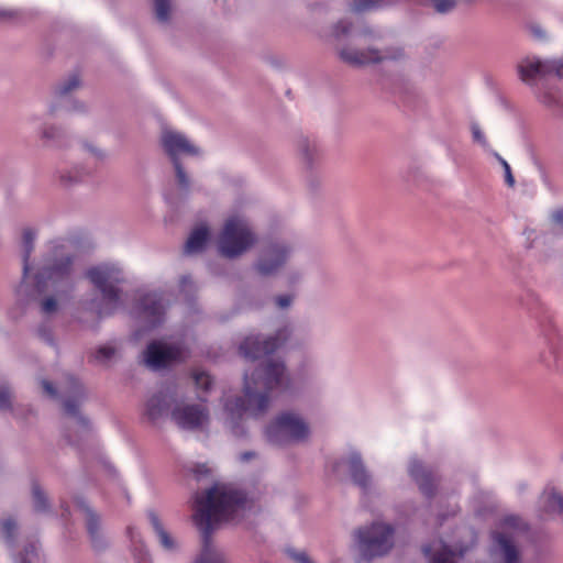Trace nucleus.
<instances>
[{
  "label": "nucleus",
  "instance_id": "603ef678",
  "mask_svg": "<svg viewBox=\"0 0 563 563\" xmlns=\"http://www.w3.org/2000/svg\"><path fill=\"white\" fill-rule=\"evenodd\" d=\"M294 297L291 295H279L275 297V303L280 309L290 307Z\"/></svg>",
  "mask_w": 563,
  "mask_h": 563
},
{
  "label": "nucleus",
  "instance_id": "69168bd1",
  "mask_svg": "<svg viewBox=\"0 0 563 563\" xmlns=\"http://www.w3.org/2000/svg\"><path fill=\"white\" fill-rule=\"evenodd\" d=\"M14 12L8 10H0V20L11 19L13 18Z\"/></svg>",
  "mask_w": 563,
  "mask_h": 563
},
{
  "label": "nucleus",
  "instance_id": "052dcab7",
  "mask_svg": "<svg viewBox=\"0 0 563 563\" xmlns=\"http://www.w3.org/2000/svg\"><path fill=\"white\" fill-rule=\"evenodd\" d=\"M256 457V453L254 451H245L240 454L239 459L241 462H250L251 460Z\"/></svg>",
  "mask_w": 563,
  "mask_h": 563
},
{
  "label": "nucleus",
  "instance_id": "79ce46f5",
  "mask_svg": "<svg viewBox=\"0 0 563 563\" xmlns=\"http://www.w3.org/2000/svg\"><path fill=\"white\" fill-rule=\"evenodd\" d=\"M12 394L11 389L7 384L0 385V409H11L12 408Z\"/></svg>",
  "mask_w": 563,
  "mask_h": 563
},
{
  "label": "nucleus",
  "instance_id": "f257e3e1",
  "mask_svg": "<svg viewBox=\"0 0 563 563\" xmlns=\"http://www.w3.org/2000/svg\"><path fill=\"white\" fill-rule=\"evenodd\" d=\"M252 506L245 490L228 484H214L203 493H197L192 521L200 532L201 553L195 563H224V559L211 542L213 532L222 522L240 521Z\"/></svg>",
  "mask_w": 563,
  "mask_h": 563
},
{
  "label": "nucleus",
  "instance_id": "c03bdc74",
  "mask_svg": "<svg viewBox=\"0 0 563 563\" xmlns=\"http://www.w3.org/2000/svg\"><path fill=\"white\" fill-rule=\"evenodd\" d=\"M40 307L42 313L51 316L58 310V302L55 297L49 296L41 300Z\"/></svg>",
  "mask_w": 563,
  "mask_h": 563
},
{
  "label": "nucleus",
  "instance_id": "3c124183",
  "mask_svg": "<svg viewBox=\"0 0 563 563\" xmlns=\"http://www.w3.org/2000/svg\"><path fill=\"white\" fill-rule=\"evenodd\" d=\"M551 64V74L563 80V59H549Z\"/></svg>",
  "mask_w": 563,
  "mask_h": 563
},
{
  "label": "nucleus",
  "instance_id": "6e6552de",
  "mask_svg": "<svg viewBox=\"0 0 563 563\" xmlns=\"http://www.w3.org/2000/svg\"><path fill=\"white\" fill-rule=\"evenodd\" d=\"M291 253V245L284 240L266 241L261 246L253 268L262 277L274 276L285 266Z\"/></svg>",
  "mask_w": 563,
  "mask_h": 563
},
{
  "label": "nucleus",
  "instance_id": "49530a36",
  "mask_svg": "<svg viewBox=\"0 0 563 563\" xmlns=\"http://www.w3.org/2000/svg\"><path fill=\"white\" fill-rule=\"evenodd\" d=\"M495 156H496V158L498 159V162L501 164V166L504 168V172H505V183L509 187H514L516 181H515L514 175L511 173L510 165L499 154L495 153Z\"/></svg>",
  "mask_w": 563,
  "mask_h": 563
},
{
  "label": "nucleus",
  "instance_id": "aec40b11",
  "mask_svg": "<svg viewBox=\"0 0 563 563\" xmlns=\"http://www.w3.org/2000/svg\"><path fill=\"white\" fill-rule=\"evenodd\" d=\"M161 144L172 163L180 161L179 155H199L200 151L183 133L164 131L161 136Z\"/></svg>",
  "mask_w": 563,
  "mask_h": 563
},
{
  "label": "nucleus",
  "instance_id": "6e6d98bb",
  "mask_svg": "<svg viewBox=\"0 0 563 563\" xmlns=\"http://www.w3.org/2000/svg\"><path fill=\"white\" fill-rule=\"evenodd\" d=\"M192 473L197 479L210 474V468L206 464H196L192 468Z\"/></svg>",
  "mask_w": 563,
  "mask_h": 563
},
{
  "label": "nucleus",
  "instance_id": "680f3d73",
  "mask_svg": "<svg viewBox=\"0 0 563 563\" xmlns=\"http://www.w3.org/2000/svg\"><path fill=\"white\" fill-rule=\"evenodd\" d=\"M519 521H520V518L517 516H508L504 519V522L506 526L514 527V528L519 526Z\"/></svg>",
  "mask_w": 563,
  "mask_h": 563
},
{
  "label": "nucleus",
  "instance_id": "20e7f679",
  "mask_svg": "<svg viewBox=\"0 0 563 563\" xmlns=\"http://www.w3.org/2000/svg\"><path fill=\"white\" fill-rule=\"evenodd\" d=\"M74 256L65 252L64 245H53L43 257V262L35 274V288L38 294L45 291L49 285L54 287L70 288Z\"/></svg>",
  "mask_w": 563,
  "mask_h": 563
},
{
  "label": "nucleus",
  "instance_id": "cd10ccee",
  "mask_svg": "<svg viewBox=\"0 0 563 563\" xmlns=\"http://www.w3.org/2000/svg\"><path fill=\"white\" fill-rule=\"evenodd\" d=\"M147 518L152 525L154 532L156 533V536L158 538L161 545L168 551L175 550L176 542L174 541V539L169 536V533L164 528L157 514L154 510H148Z\"/></svg>",
  "mask_w": 563,
  "mask_h": 563
},
{
  "label": "nucleus",
  "instance_id": "473e14b6",
  "mask_svg": "<svg viewBox=\"0 0 563 563\" xmlns=\"http://www.w3.org/2000/svg\"><path fill=\"white\" fill-rule=\"evenodd\" d=\"M40 548L37 543L30 542L14 556V563H40Z\"/></svg>",
  "mask_w": 563,
  "mask_h": 563
},
{
  "label": "nucleus",
  "instance_id": "2eb2a0df",
  "mask_svg": "<svg viewBox=\"0 0 563 563\" xmlns=\"http://www.w3.org/2000/svg\"><path fill=\"white\" fill-rule=\"evenodd\" d=\"M176 401V393L169 389H161L146 399L143 416L152 424H157L166 418L172 419V409Z\"/></svg>",
  "mask_w": 563,
  "mask_h": 563
},
{
  "label": "nucleus",
  "instance_id": "1a4fd4ad",
  "mask_svg": "<svg viewBox=\"0 0 563 563\" xmlns=\"http://www.w3.org/2000/svg\"><path fill=\"white\" fill-rule=\"evenodd\" d=\"M292 333L291 327L286 324L279 328L274 335H250L240 344L239 351L247 360H258L262 356L273 354L279 349Z\"/></svg>",
  "mask_w": 563,
  "mask_h": 563
},
{
  "label": "nucleus",
  "instance_id": "e433bc0d",
  "mask_svg": "<svg viewBox=\"0 0 563 563\" xmlns=\"http://www.w3.org/2000/svg\"><path fill=\"white\" fill-rule=\"evenodd\" d=\"M16 522L13 519H4L1 521V533L9 547H13L15 542Z\"/></svg>",
  "mask_w": 563,
  "mask_h": 563
},
{
  "label": "nucleus",
  "instance_id": "0eeeda50",
  "mask_svg": "<svg viewBox=\"0 0 563 563\" xmlns=\"http://www.w3.org/2000/svg\"><path fill=\"white\" fill-rule=\"evenodd\" d=\"M309 435V427L297 413L285 411L276 416L265 428V437L273 445L301 442Z\"/></svg>",
  "mask_w": 563,
  "mask_h": 563
},
{
  "label": "nucleus",
  "instance_id": "72a5a7b5",
  "mask_svg": "<svg viewBox=\"0 0 563 563\" xmlns=\"http://www.w3.org/2000/svg\"><path fill=\"white\" fill-rule=\"evenodd\" d=\"M283 551L291 563H317L312 556L303 549H297L295 547L287 545Z\"/></svg>",
  "mask_w": 563,
  "mask_h": 563
},
{
  "label": "nucleus",
  "instance_id": "0e129e2a",
  "mask_svg": "<svg viewBox=\"0 0 563 563\" xmlns=\"http://www.w3.org/2000/svg\"><path fill=\"white\" fill-rule=\"evenodd\" d=\"M552 219L554 222L563 225V209L555 211L552 214Z\"/></svg>",
  "mask_w": 563,
  "mask_h": 563
},
{
  "label": "nucleus",
  "instance_id": "2f4dec72",
  "mask_svg": "<svg viewBox=\"0 0 563 563\" xmlns=\"http://www.w3.org/2000/svg\"><path fill=\"white\" fill-rule=\"evenodd\" d=\"M172 164L175 169V178L178 189L187 198L190 192L191 179L180 161H175V163Z\"/></svg>",
  "mask_w": 563,
  "mask_h": 563
},
{
  "label": "nucleus",
  "instance_id": "f3484780",
  "mask_svg": "<svg viewBox=\"0 0 563 563\" xmlns=\"http://www.w3.org/2000/svg\"><path fill=\"white\" fill-rule=\"evenodd\" d=\"M74 503L85 516L86 529L95 550L107 548V540L101 531V516L88 504L82 496H76Z\"/></svg>",
  "mask_w": 563,
  "mask_h": 563
},
{
  "label": "nucleus",
  "instance_id": "4c0bfd02",
  "mask_svg": "<svg viewBox=\"0 0 563 563\" xmlns=\"http://www.w3.org/2000/svg\"><path fill=\"white\" fill-rule=\"evenodd\" d=\"M89 174H90V172H87V170L84 172L76 167L73 170L62 173L59 178L63 184L73 185V184L81 181L84 179V177L88 176Z\"/></svg>",
  "mask_w": 563,
  "mask_h": 563
},
{
  "label": "nucleus",
  "instance_id": "f03ea898",
  "mask_svg": "<svg viewBox=\"0 0 563 563\" xmlns=\"http://www.w3.org/2000/svg\"><path fill=\"white\" fill-rule=\"evenodd\" d=\"M291 387V379L285 364L272 357L262 361L251 375L244 374V396L228 398L224 411L228 415L227 424L235 438L242 439L247 434L243 416L250 413L254 418L265 415L269 407V393H284Z\"/></svg>",
  "mask_w": 563,
  "mask_h": 563
},
{
  "label": "nucleus",
  "instance_id": "4be33fe9",
  "mask_svg": "<svg viewBox=\"0 0 563 563\" xmlns=\"http://www.w3.org/2000/svg\"><path fill=\"white\" fill-rule=\"evenodd\" d=\"M347 468L352 483L364 494H367L373 486V476L367 470L360 452L352 451L349 454Z\"/></svg>",
  "mask_w": 563,
  "mask_h": 563
},
{
  "label": "nucleus",
  "instance_id": "bf43d9fd",
  "mask_svg": "<svg viewBox=\"0 0 563 563\" xmlns=\"http://www.w3.org/2000/svg\"><path fill=\"white\" fill-rule=\"evenodd\" d=\"M136 563H152V559L147 552L140 551L135 556Z\"/></svg>",
  "mask_w": 563,
  "mask_h": 563
},
{
  "label": "nucleus",
  "instance_id": "58836bf2",
  "mask_svg": "<svg viewBox=\"0 0 563 563\" xmlns=\"http://www.w3.org/2000/svg\"><path fill=\"white\" fill-rule=\"evenodd\" d=\"M154 5L156 19L161 22H167L170 12L169 0H154Z\"/></svg>",
  "mask_w": 563,
  "mask_h": 563
},
{
  "label": "nucleus",
  "instance_id": "6ab92c4d",
  "mask_svg": "<svg viewBox=\"0 0 563 563\" xmlns=\"http://www.w3.org/2000/svg\"><path fill=\"white\" fill-rule=\"evenodd\" d=\"M408 473L426 498L431 499L434 497L439 476L433 468L426 466L418 459H411Z\"/></svg>",
  "mask_w": 563,
  "mask_h": 563
},
{
  "label": "nucleus",
  "instance_id": "7ed1b4c3",
  "mask_svg": "<svg viewBox=\"0 0 563 563\" xmlns=\"http://www.w3.org/2000/svg\"><path fill=\"white\" fill-rule=\"evenodd\" d=\"M86 277L100 294V299L84 302L99 318L110 317L123 306V285L125 275L114 264H100L86 271Z\"/></svg>",
  "mask_w": 563,
  "mask_h": 563
},
{
  "label": "nucleus",
  "instance_id": "4468645a",
  "mask_svg": "<svg viewBox=\"0 0 563 563\" xmlns=\"http://www.w3.org/2000/svg\"><path fill=\"white\" fill-rule=\"evenodd\" d=\"M170 420L181 430H199L209 422V410L202 405L186 404L177 398Z\"/></svg>",
  "mask_w": 563,
  "mask_h": 563
},
{
  "label": "nucleus",
  "instance_id": "4d7b16f0",
  "mask_svg": "<svg viewBox=\"0 0 563 563\" xmlns=\"http://www.w3.org/2000/svg\"><path fill=\"white\" fill-rule=\"evenodd\" d=\"M179 287H180V290L185 291V292L191 290V288L194 286H192V280H191L190 276H187V275L181 276L180 282H179Z\"/></svg>",
  "mask_w": 563,
  "mask_h": 563
},
{
  "label": "nucleus",
  "instance_id": "09e8293b",
  "mask_svg": "<svg viewBox=\"0 0 563 563\" xmlns=\"http://www.w3.org/2000/svg\"><path fill=\"white\" fill-rule=\"evenodd\" d=\"M471 130H472V136H473L474 142H477L483 147H486L488 145V143H487L486 137H485L484 133L482 132L479 125L477 123H473L471 126Z\"/></svg>",
  "mask_w": 563,
  "mask_h": 563
},
{
  "label": "nucleus",
  "instance_id": "f8f14e48",
  "mask_svg": "<svg viewBox=\"0 0 563 563\" xmlns=\"http://www.w3.org/2000/svg\"><path fill=\"white\" fill-rule=\"evenodd\" d=\"M404 55L402 49L386 47L377 49L368 47L366 49H354L343 47L339 51V56L344 63L360 67L369 64H378L384 60H395L401 58Z\"/></svg>",
  "mask_w": 563,
  "mask_h": 563
},
{
  "label": "nucleus",
  "instance_id": "a19ab883",
  "mask_svg": "<svg viewBox=\"0 0 563 563\" xmlns=\"http://www.w3.org/2000/svg\"><path fill=\"white\" fill-rule=\"evenodd\" d=\"M81 147L96 161H98V162L104 161L106 153L101 148L97 147L95 144H92L88 141H84V142H81Z\"/></svg>",
  "mask_w": 563,
  "mask_h": 563
},
{
  "label": "nucleus",
  "instance_id": "de8ad7c7",
  "mask_svg": "<svg viewBox=\"0 0 563 563\" xmlns=\"http://www.w3.org/2000/svg\"><path fill=\"white\" fill-rule=\"evenodd\" d=\"M43 391L52 399H57L59 397L57 387L47 379H41L40 382Z\"/></svg>",
  "mask_w": 563,
  "mask_h": 563
},
{
  "label": "nucleus",
  "instance_id": "13d9d810",
  "mask_svg": "<svg viewBox=\"0 0 563 563\" xmlns=\"http://www.w3.org/2000/svg\"><path fill=\"white\" fill-rule=\"evenodd\" d=\"M526 305L530 310L537 308L539 305L538 297L533 292H528Z\"/></svg>",
  "mask_w": 563,
  "mask_h": 563
},
{
  "label": "nucleus",
  "instance_id": "e2e57ef3",
  "mask_svg": "<svg viewBox=\"0 0 563 563\" xmlns=\"http://www.w3.org/2000/svg\"><path fill=\"white\" fill-rule=\"evenodd\" d=\"M301 278V275L297 272H294V273H289L287 275V280H288V284L289 285H295L296 283H298Z\"/></svg>",
  "mask_w": 563,
  "mask_h": 563
},
{
  "label": "nucleus",
  "instance_id": "a878e982",
  "mask_svg": "<svg viewBox=\"0 0 563 563\" xmlns=\"http://www.w3.org/2000/svg\"><path fill=\"white\" fill-rule=\"evenodd\" d=\"M31 497L32 506L37 514H49L52 512V505L46 492L40 485L36 479H32L31 483Z\"/></svg>",
  "mask_w": 563,
  "mask_h": 563
},
{
  "label": "nucleus",
  "instance_id": "c756f323",
  "mask_svg": "<svg viewBox=\"0 0 563 563\" xmlns=\"http://www.w3.org/2000/svg\"><path fill=\"white\" fill-rule=\"evenodd\" d=\"M36 238V232L31 229L26 228L23 230L22 235V246H23V279H25L30 273V257L34 250V241Z\"/></svg>",
  "mask_w": 563,
  "mask_h": 563
},
{
  "label": "nucleus",
  "instance_id": "37998d69",
  "mask_svg": "<svg viewBox=\"0 0 563 563\" xmlns=\"http://www.w3.org/2000/svg\"><path fill=\"white\" fill-rule=\"evenodd\" d=\"M433 9L438 12V13H448L450 11H452L455 5H456V1L455 0H430Z\"/></svg>",
  "mask_w": 563,
  "mask_h": 563
},
{
  "label": "nucleus",
  "instance_id": "8fccbe9b",
  "mask_svg": "<svg viewBox=\"0 0 563 563\" xmlns=\"http://www.w3.org/2000/svg\"><path fill=\"white\" fill-rule=\"evenodd\" d=\"M114 355V349L111 346H100L96 352V358L99 361L110 360Z\"/></svg>",
  "mask_w": 563,
  "mask_h": 563
},
{
  "label": "nucleus",
  "instance_id": "39448f33",
  "mask_svg": "<svg viewBox=\"0 0 563 563\" xmlns=\"http://www.w3.org/2000/svg\"><path fill=\"white\" fill-rule=\"evenodd\" d=\"M395 529L389 523L372 522L353 533L354 543L366 561L386 555L394 547Z\"/></svg>",
  "mask_w": 563,
  "mask_h": 563
},
{
  "label": "nucleus",
  "instance_id": "c9c22d12",
  "mask_svg": "<svg viewBox=\"0 0 563 563\" xmlns=\"http://www.w3.org/2000/svg\"><path fill=\"white\" fill-rule=\"evenodd\" d=\"M404 178L407 183H410L415 186H422L427 180V176L420 166H410L404 174Z\"/></svg>",
  "mask_w": 563,
  "mask_h": 563
},
{
  "label": "nucleus",
  "instance_id": "9d476101",
  "mask_svg": "<svg viewBox=\"0 0 563 563\" xmlns=\"http://www.w3.org/2000/svg\"><path fill=\"white\" fill-rule=\"evenodd\" d=\"M59 388L64 397L63 407L65 412L77 420L84 432L89 433L91 431L90 421L79 411V407L86 398L82 384L74 375L65 374Z\"/></svg>",
  "mask_w": 563,
  "mask_h": 563
},
{
  "label": "nucleus",
  "instance_id": "ea45409f",
  "mask_svg": "<svg viewBox=\"0 0 563 563\" xmlns=\"http://www.w3.org/2000/svg\"><path fill=\"white\" fill-rule=\"evenodd\" d=\"M195 385L198 389L202 391H209L213 385L212 377L206 372H196L194 374Z\"/></svg>",
  "mask_w": 563,
  "mask_h": 563
},
{
  "label": "nucleus",
  "instance_id": "a211bd4d",
  "mask_svg": "<svg viewBox=\"0 0 563 563\" xmlns=\"http://www.w3.org/2000/svg\"><path fill=\"white\" fill-rule=\"evenodd\" d=\"M489 556L496 563H520V553L512 537L494 531L490 534Z\"/></svg>",
  "mask_w": 563,
  "mask_h": 563
},
{
  "label": "nucleus",
  "instance_id": "412c9836",
  "mask_svg": "<svg viewBox=\"0 0 563 563\" xmlns=\"http://www.w3.org/2000/svg\"><path fill=\"white\" fill-rule=\"evenodd\" d=\"M296 146L300 161L308 170H313L320 165L323 150L316 137L300 135Z\"/></svg>",
  "mask_w": 563,
  "mask_h": 563
},
{
  "label": "nucleus",
  "instance_id": "bb28decb",
  "mask_svg": "<svg viewBox=\"0 0 563 563\" xmlns=\"http://www.w3.org/2000/svg\"><path fill=\"white\" fill-rule=\"evenodd\" d=\"M208 239L209 229L206 225L194 229L185 244V253L194 254L203 251Z\"/></svg>",
  "mask_w": 563,
  "mask_h": 563
},
{
  "label": "nucleus",
  "instance_id": "f704fd0d",
  "mask_svg": "<svg viewBox=\"0 0 563 563\" xmlns=\"http://www.w3.org/2000/svg\"><path fill=\"white\" fill-rule=\"evenodd\" d=\"M80 86V78L77 74L70 75L55 87V95L59 98L66 97Z\"/></svg>",
  "mask_w": 563,
  "mask_h": 563
},
{
  "label": "nucleus",
  "instance_id": "864d4df0",
  "mask_svg": "<svg viewBox=\"0 0 563 563\" xmlns=\"http://www.w3.org/2000/svg\"><path fill=\"white\" fill-rule=\"evenodd\" d=\"M66 108L67 111L69 112H78V113H84L86 112V106L84 102L81 101H78V100H73V101H69L67 106H64Z\"/></svg>",
  "mask_w": 563,
  "mask_h": 563
},
{
  "label": "nucleus",
  "instance_id": "b1692460",
  "mask_svg": "<svg viewBox=\"0 0 563 563\" xmlns=\"http://www.w3.org/2000/svg\"><path fill=\"white\" fill-rule=\"evenodd\" d=\"M41 139L47 146L54 148H67L71 143L70 133L63 126L55 124H45L41 129Z\"/></svg>",
  "mask_w": 563,
  "mask_h": 563
},
{
  "label": "nucleus",
  "instance_id": "dca6fc26",
  "mask_svg": "<svg viewBox=\"0 0 563 563\" xmlns=\"http://www.w3.org/2000/svg\"><path fill=\"white\" fill-rule=\"evenodd\" d=\"M517 74L519 79L534 89L545 82V78L551 74V64L549 59H541L537 56H527L517 64Z\"/></svg>",
  "mask_w": 563,
  "mask_h": 563
},
{
  "label": "nucleus",
  "instance_id": "393cba45",
  "mask_svg": "<svg viewBox=\"0 0 563 563\" xmlns=\"http://www.w3.org/2000/svg\"><path fill=\"white\" fill-rule=\"evenodd\" d=\"M532 91L538 101L544 107L552 110H559L562 107V98L560 91L554 87L548 86L547 82H542L540 86H536Z\"/></svg>",
  "mask_w": 563,
  "mask_h": 563
},
{
  "label": "nucleus",
  "instance_id": "423d86ee",
  "mask_svg": "<svg viewBox=\"0 0 563 563\" xmlns=\"http://www.w3.org/2000/svg\"><path fill=\"white\" fill-rule=\"evenodd\" d=\"M256 242V234L247 221L235 216L225 221L218 239V251L223 257L234 260L247 252Z\"/></svg>",
  "mask_w": 563,
  "mask_h": 563
},
{
  "label": "nucleus",
  "instance_id": "5fc2aeb1",
  "mask_svg": "<svg viewBox=\"0 0 563 563\" xmlns=\"http://www.w3.org/2000/svg\"><path fill=\"white\" fill-rule=\"evenodd\" d=\"M529 31L531 33V35L538 40V41H543L547 38V35H545V32L543 31V29L538 25V24H530L529 25Z\"/></svg>",
  "mask_w": 563,
  "mask_h": 563
},
{
  "label": "nucleus",
  "instance_id": "9b49d317",
  "mask_svg": "<svg viewBox=\"0 0 563 563\" xmlns=\"http://www.w3.org/2000/svg\"><path fill=\"white\" fill-rule=\"evenodd\" d=\"M187 358V351L180 344H168L162 341H152L147 344L144 352L145 365L158 371L167 368L176 363H181Z\"/></svg>",
  "mask_w": 563,
  "mask_h": 563
},
{
  "label": "nucleus",
  "instance_id": "a18cd8bd",
  "mask_svg": "<svg viewBox=\"0 0 563 563\" xmlns=\"http://www.w3.org/2000/svg\"><path fill=\"white\" fill-rule=\"evenodd\" d=\"M37 335L41 340H43L49 346H56L53 331L49 325L41 324L37 329Z\"/></svg>",
  "mask_w": 563,
  "mask_h": 563
},
{
  "label": "nucleus",
  "instance_id": "ddd939ff",
  "mask_svg": "<svg viewBox=\"0 0 563 563\" xmlns=\"http://www.w3.org/2000/svg\"><path fill=\"white\" fill-rule=\"evenodd\" d=\"M166 305L162 291H150L141 296L135 306L134 312L137 319L145 323L146 329L158 327L164 321Z\"/></svg>",
  "mask_w": 563,
  "mask_h": 563
},
{
  "label": "nucleus",
  "instance_id": "338daca9",
  "mask_svg": "<svg viewBox=\"0 0 563 563\" xmlns=\"http://www.w3.org/2000/svg\"><path fill=\"white\" fill-rule=\"evenodd\" d=\"M66 437H67L69 443L75 444V442L70 439V437L68 434Z\"/></svg>",
  "mask_w": 563,
  "mask_h": 563
},
{
  "label": "nucleus",
  "instance_id": "7c9ffc66",
  "mask_svg": "<svg viewBox=\"0 0 563 563\" xmlns=\"http://www.w3.org/2000/svg\"><path fill=\"white\" fill-rule=\"evenodd\" d=\"M542 508L547 514H559L563 516V495L555 490L545 493L542 496Z\"/></svg>",
  "mask_w": 563,
  "mask_h": 563
},
{
  "label": "nucleus",
  "instance_id": "5701e85b",
  "mask_svg": "<svg viewBox=\"0 0 563 563\" xmlns=\"http://www.w3.org/2000/svg\"><path fill=\"white\" fill-rule=\"evenodd\" d=\"M468 534L470 541L466 544H456L455 547L443 544L442 549L435 554H432L431 545H423L422 551L426 556L430 559L431 563H452L453 556H463L476 544L477 538L475 531L470 530Z\"/></svg>",
  "mask_w": 563,
  "mask_h": 563
},
{
  "label": "nucleus",
  "instance_id": "c85d7f7f",
  "mask_svg": "<svg viewBox=\"0 0 563 563\" xmlns=\"http://www.w3.org/2000/svg\"><path fill=\"white\" fill-rule=\"evenodd\" d=\"M349 35L354 36H374V32L369 30L368 27H365L361 31L353 32L352 23L347 20H340L338 23H335L332 27L331 36L340 42L344 38H346Z\"/></svg>",
  "mask_w": 563,
  "mask_h": 563
}]
</instances>
